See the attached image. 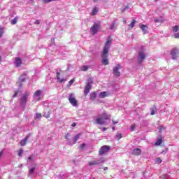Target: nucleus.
Returning <instances> with one entry per match:
<instances>
[{
    "label": "nucleus",
    "mask_w": 179,
    "mask_h": 179,
    "mask_svg": "<svg viewBox=\"0 0 179 179\" xmlns=\"http://www.w3.org/2000/svg\"><path fill=\"white\" fill-rule=\"evenodd\" d=\"M174 37L175 38H179V33L175 34Z\"/></svg>",
    "instance_id": "a19ab883"
},
{
    "label": "nucleus",
    "mask_w": 179,
    "mask_h": 179,
    "mask_svg": "<svg viewBox=\"0 0 179 179\" xmlns=\"http://www.w3.org/2000/svg\"><path fill=\"white\" fill-rule=\"evenodd\" d=\"M107 120H108V115L104 112L100 117L96 119V123L99 125H104Z\"/></svg>",
    "instance_id": "7ed1b4c3"
},
{
    "label": "nucleus",
    "mask_w": 179,
    "mask_h": 179,
    "mask_svg": "<svg viewBox=\"0 0 179 179\" xmlns=\"http://www.w3.org/2000/svg\"><path fill=\"white\" fill-rule=\"evenodd\" d=\"M123 22H124V24H126V23H127V20H123Z\"/></svg>",
    "instance_id": "603ef678"
},
{
    "label": "nucleus",
    "mask_w": 179,
    "mask_h": 179,
    "mask_svg": "<svg viewBox=\"0 0 179 179\" xmlns=\"http://www.w3.org/2000/svg\"><path fill=\"white\" fill-rule=\"evenodd\" d=\"M103 170H108V167H105V168L103 169Z\"/></svg>",
    "instance_id": "864d4df0"
},
{
    "label": "nucleus",
    "mask_w": 179,
    "mask_h": 179,
    "mask_svg": "<svg viewBox=\"0 0 179 179\" xmlns=\"http://www.w3.org/2000/svg\"><path fill=\"white\" fill-rule=\"evenodd\" d=\"M59 76H60L59 72H57V75H56V78H57V82H59V83H64V82H66V78H61Z\"/></svg>",
    "instance_id": "ddd939ff"
},
{
    "label": "nucleus",
    "mask_w": 179,
    "mask_h": 179,
    "mask_svg": "<svg viewBox=\"0 0 179 179\" xmlns=\"http://www.w3.org/2000/svg\"><path fill=\"white\" fill-rule=\"evenodd\" d=\"M24 80H26V73H24L19 78V82H24Z\"/></svg>",
    "instance_id": "5701e85b"
},
{
    "label": "nucleus",
    "mask_w": 179,
    "mask_h": 179,
    "mask_svg": "<svg viewBox=\"0 0 179 179\" xmlns=\"http://www.w3.org/2000/svg\"><path fill=\"white\" fill-rule=\"evenodd\" d=\"M102 163H104V159H103V158H100L99 159L90 162L89 166H99V164H101Z\"/></svg>",
    "instance_id": "0eeeda50"
},
{
    "label": "nucleus",
    "mask_w": 179,
    "mask_h": 179,
    "mask_svg": "<svg viewBox=\"0 0 179 179\" xmlns=\"http://www.w3.org/2000/svg\"><path fill=\"white\" fill-rule=\"evenodd\" d=\"M80 135H82L80 133L75 136L73 138V142L72 143H69V145H75L76 142H78V140L80 138Z\"/></svg>",
    "instance_id": "4468645a"
},
{
    "label": "nucleus",
    "mask_w": 179,
    "mask_h": 179,
    "mask_svg": "<svg viewBox=\"0 0 179 179\" xmlns=\"http://www.w3.org/2000/svg\"><path fill=\"white\" fill-rule=\"evenodd\" d=\"M35 24H40V20H36L35 21Z\"/></svg>",
    "instance_id": "a18cd8bd"
},
{
    "label": "nucleus",
    "mask_w": 179,
    "mask_h": 179,
    "mask_svg": "<svg viewBox=\"0 0 179 179\" xmlns=\"http://www.w3.org/2000/svg\"><path fill=\"white\" fill-rule=\"evenodd\" d=\"M1 59H2V58H1V56H0V61H1Z\"/></svg>",
    "instance_id": "bf43d9fd"
},
{
    "label": "nucleus",
    "mask_w": 179,
    "mask_h": 179,
    "mask_svg": "<svg viewBox=\"0 0 179 179\" xmlns=\"http://www.w3.org/2000/svg\"><path fill=\"white\" fill-rule=\"evenodd\" d=\"M172 30L173 31V33H177V31H178L179 30V26L178 25H176L172 28Z\"/></svg>",
    "instance_id": "a878e982"
},
{
    "label": "nucleus",
    "mask_w": 179,
    "mask_h": 179,
    "mask_svg": "<svg viewBox=\"0 0 179 179\" xmlns=\"http://www.w3.org/2000/svg\"><path fill=\"white\" fill-rule=\"evenodd\" d=\"M19 92H15V94H13V97H17Z\"/></svg>",
    "instance_id": "79ce46f5"
},
{
    "label": "nucleus",
    "mask_w": 179,
    "mask_h": 179,
    "mask_svg": "<svg viewBox=\"0 0 179 179\" xmlns=\"http://www.w3.org/2000/svg\"><path fill=\"white\" fill-rule=\"evenodd\" d=\"M113 125H115V124H118V122L113 121Z\"/></svg>",
    "instance_id": "3c124183"
},
{
    "label": "nucleus",
    "mask_w": 179,
    "mask_h": 179,
    "mask_svg": "<svg viewBox=\"0 0 179 179\" xmlns=\"http://www.w3.org/2000/svg\"><path fill=\"white\" fill-rule=\"evenodd\" d=\"M111 45V40L108 39L103 47L102 54L101 55L102 58L101 64L102 65H108L110 62H108V50H110V47Z\"/></svg>",
    "instance_id": "f257e3e1"
},
{
    "label": "nucleus",
    "mask_w": 179,
    "mask_h": 179,
    "mask_svg": "<svg viewBox=\"0 0 179 179\" xmlns=\"http://www.w3.org/2000/svg\"><path fill=\"white\" fill-rule=\"evenodd\" d=\"M22 87V84H20V87Z\"/></svg>",
    "instance_id": "13d9d810"
},
{
    "label": "nucleus",
    "mask_w": 179,
    "mask_h": 179,
    "mask_svg": "<svg viewBox=\"0 0 179 179\" xmlns=\"http://www.w3.org/2000/svg\"><path fill=\"white\" fill-rule=\"evenodd\" d=\"M178 54V49H173L171 52V55L172 57V59H177V55Z\"/></svg>",
    "instance_id": "f8f14e48"
},
{
    "label": "nucleus",
    "mask_w": 179,
    "mask_h": 179,
    "mask_svg": "<svg viewBox=\"0 0 179 179\" xmlns=\"http://www.w3.org/2000/svg\"><path fill=\"white\" fill-rule=\"evenodd\" d=\"M96 97H97V94H96V92L91 93L90 96V100L94 101V100H96Z\"/></svg>",
    "instance_id": "412c9836"
},
{
    "label": "nucleus",
    "mask_w": 179,
    "mask_h": 179,
    "mask_svg": "<svg viewBox=\"0 0 179 179\" xmlns=\"http://www.w3.org/2000/svg\"><path fill=\"white\" fill-rule=\"evenodd\" d=\"M122 66L121 64H117L115 67L113 68V75L117 78L121 76V73H120V69H122Z\"/></svg>",
    "instance_id": "423d86ee"
},
{
    "label": "nucleus",
    "mask_w": 179,
    "mask_h": 179,
    "mask_svg": "<svg viewBox=\"0 0 179 179\" xmlns=\"http://www.w3.org/2000/svg\"><path fill=\"white\" fill-rule=\"evenodd\" d=\"M102 131L104 132V131H107V128H106V127H103V129H102Z\"/></svg>",
    "instance_id": "8fccbe9b"
},
{
    "label": "nucleus",
    "mask_w": 179,
    "mask_h": 179,
    "mask_svg": "<svg viewBox=\"0 0 179 179\" xmlns=\"http://www.w3.org/2000/svg\"><path fill=\"white\" fill-rule=\"evenodd\" d=\"M141 153H142V151L139 148H135L133 150V155H136V156H139V155H141Z\"/></svg>",
    "instance_id": "a211bd4d"
},
{
    "label": "nucleus",
    "mask_w": 179,
    "mask_h": 179,
    "mask_svg": "<svg viewBox=\"0 0 179 179\" xmlns=\"http://www.w3.org/2000/svg\"><path fill=\"white\" fill-rule=\"evenodd\" d=\"M96 1H99V0H94V2H96Z\"/></svg>",
    "instance_id": "6e6d98bb"
},
{
    "label": "nucleus",
    "mask_w": 179,
    "mask_h": 179,
    "mask_svg": "<svg viewBox=\"0 0 179 179\" xmlns=\"http://www.w3.org/2000/svg\"><path fill=\"white\" fill-rule=\"evenodd\" d=\"M108 95L109 94L107 92H101L99 93L100 99H104V97H108Z\"/></svg>",
    "instance_id": "f3484780"
},
{
    "label": "nucleus",
    "mask_w": 179,
    "mask_h": 179,
    "mask_svg": "<svg viewBox=\"0 0 179 179\" xmlns=\"http://www.w3.org/2000/svg\"><path fill=\"white\" fill-rule=\"evenodd\" d=\"M139 27L143 32V34H146L148 33V26L143 24H139Z\"/></svg>",
    "instance_id": "2eb2a0df"
},
{
    "label": "nucleus",
    "mask_w": 179,
    "mask_h": 179,
    "mask_svg": "<svg viewBox=\"0 0 179 179\" xmlns=\"http://www.w3.org/2000/svg\"><path fill=\"white\" fill-rule=\"evenodd\" d=\"M135 128H136V126L135 124H132L130 127L131 131H135Z\"/></svg>",
    "instance_id": "72a5a7b5"
},
{
    "label": "nucleus",
    "mask_w": 179,
    "mask_h": 179,
    "mask_svg": "<svg viewBox=\"0 0 179 179\" xmlns=\"http://www.w3.org/2000/svg\"><path fill=\"white\" fill-rule=\"evenodd\" d=\"M108 150H110V148L107 145H103L99 150V155L101 156H103V155H104L105 153H107V152H108Z\"/></svg>",
    "instance_id": "1a4fd4ad"
},
{
    "label": "nucleus",
    "mask_w": 179,
    "mask_h": 179,
    "mask_svg": "<svg viewBox=\"0 0 179 179\" xmlns=\"http://www.w3.org/2000/svg\"><path fill=\"white\" fill-rule=\"evenodd\" d=\"M162 131H164V127L163 126H161L159 127V132H162Z\"/></svg>",
    "instance_id": "ea45409f"
},
{
    "label": "nucleus",
    "mask_w": 179,
    "mask_h": 179,
    "mask_svg": "<svg viewBox=\"0 0 179 179\" xmlns=\"http://www.w3.org/2000/svg\"><path fill=\"white\" fill-rule=\"evenodd\" d=\"M113 131H115V127H112Z\"/></svg>",
    "instance_id": "5fc2aeb1"
},
{
    "label": "nucleus",
    "mask_w": 179,
    "mask_h": 179,
    "mask_svg": "<svg viewBox=\"0 0 179 179\" xmlns=\"http://www.w3.org/2000/svg\"><path fill=\"white\" fill-rule=\"evenodd\" d=\"M98 12H99V8L94 7L91 12V16H94V15H97Z\"/></svg>",
    "instance_id": "aec40b11"
},
{
    "label": "nucleus",
    "mask_w": 179,
    "mask_h": 179,
    "mask_svg": "<svg viewBox=\"0 0 179 179\" xmlns=\"http://www.w3.org/2000/svg\"><path fill=\"white\" fill-rule=\"evenodd\" d=\"M85 146H86L85 144H82V145H80L81 149H84V148H85Z\"/></svg>",
    "instance_id": "49530a36"
},
{
    "label": "nucleus",
    "mask_w": 179,
    "mask_h": 179,
    "mask_svg": "<svg viewBox=\"0 0 179 179\" xmlns=\"http://www.w3.org/2000/svg\"><path fill=\"white\" fill-rule=\"evenodd\" d=\"M22 164H20V165L19 166V167H22Z\"/></svg>",
    "instance_id": "4d7b16f0"
},
{
    "label": "nucleus",
    "mask_w": 179,
    "mask_h": 179,
    "mask_svg": "<svg viewBox=\"0 0 179 179\" xmlns=\"http://www.w3.org/2000/svg\"><path fill=\"white\" fill-rule=\"evenodd\" d=\"M155 1H158V0H155Z\"/></svg>",
    "instance_id": "680f3d73"
},
{
    "label": "nucleus",
    "mask_w": 179,
    "mask_h": 179,
    "mask_svg": "<svg viewBox=\"0 0 179 179\" xmlns=\"http://www.w3.org/2000/svg\"><path fill=\"white\" fill-rule=\"evenodd\" d=\"M99 27H100V25L99 24H94L93 27L91 28V31L92 34H96L97 31H99Z\"/></svg>",
    "instance_id": "9b49d317"
},
{
    "label": "nucleus",
    "mask_w": 179,
    "mask_h": 179,
    "mask_svg": "<svg viewBox=\"0 0 179 179\" xmlns=\"http://www.w3.org/2000/svg\"><path fill=\"white\" fill-rule=\"evenodd\" d=\"M69 138V133H67L65 136V139H67L68 141Z\"/></svg>",
    "instance_id": "37998d69"
},
{
    "label": "nucleus",
    "mask_w": 179,
    "mask_h": 179,
    "mask_svg": "<svg viewBox=\"0 0 179 179\" xmlns=\"http://www.w3.org/2000/svg\"><path fill=\"white\" fill-rule=\"evenodd\" d=\"M73 82H75V80H73H73H71L69 81V83L70 86L73 84Z\"/></svg>",
    "instance_id": "58836bf2"
},
{
    "label": "nucleus",
    "mask_w": 179,
    "mask_h": 179,
    "mask_svg": "<svg viewBox=\"0 0 179 179\" xmlns=\"http://www.w3.org/2000/svg\"><path fill=\"white\" fill-rule=\"evenodd\" d=\"M36 118H38V119L41 118V113H36Z\"/></svg>",
    "instance_id": "e433bc0d"
},
{
    "label": "nucleus",
    "mask_w": 179,
    "mask_h": 179,
    "mask_svg": "<svg viewBox=\"0 0 179 179\" xmlns=\"http://www.w3.org/2000/svg\"><path fill=\"white\" fill-rule=\"evenodd\" d=\"M166 150H169V148H166Z\"/></svg>",
    "instance_id": "052dcab7"
},
{
    "label": "nucleus",
    "mask_w": 179,
    "mask_h": 179,
    "mask_svg": "<svg viewBox=\"0 0 179 179\" xmlns=\"http://www.w3.org/2000/svg\"><path fill=\"white\" fill-rule=\"evenodd\" d=\"M136 24V20H133V21L129 25V27H131V29H134V27H135V24Z\"/></svg>",
    "instance_id": "393cba45"
},
{
    "label": "nucleus",
    "mask_w": 179,
    "mask_h": 179,
    "mask_svg": "<svg viewBox=\"0 0 179 179\" xmlns=\"http://www.w3.org/2000/svg\"><path fill=\"white\" fill-rule=\"evenodd\" d=\"M115 28V22H112L109 29L110 30H114Z\"/></svg>",
    "instance_id": "c756f323"
},
{
    "label": "nucleus",
    "mask_w": 179,
    "mask_h": 179,
    "mask_svg": "<svg viewBox=\"0 0 179 179\" xmlns=\"http://www.w3.org/2000/svg\"><path fill=\"white\" fill-rule=\"evenodd\" d=\"M69 101L73 106V107H76L78 106V100L75 98V94L71 93L69 96Z\"/></svg>",
    "instance_id": "39448f33"
},
{
    "label": "nucleus",
    "mask_w": 179,
    "mask_h": 179,
    "mask_svg": "<svg viewBox=\"0 0 179 179\" xmlns=\"http://www.w3.org/2000/svg\"><path fill=\"white\" fill-rule=\"evenodd\" d=\"M87 84L92 85L93 84V78H89Z\"/></svg>",
    "instance_id": "473e14b6"
},
{
    "label": "nucleus",
    "mask_w": 179,
    "mask_h": 179,
    "mask_svg": "<svg viewBox=\"0 0 179 179\" xmlns=\"http://www.w3.org/2000/svg\"><path fill=\"white\" fill-rule=\"evenodd\" d=\"M2 155H3V152H0V158L2 157Z\"/></svg>",
    "instance_id": "09e8293b"
},
{
    "label": "nucleus",
    "mask_w": 179,
    "mask_h": 179,
    "mask_svg": "<svg viewBox=\"0 0 179 179\" xmlns=\"http://www.w3.org/2000/svg\"><path fill=\"white\" fill-rule=\"evenodd\" d=\"M155 163L157 164H160L162 163V159L160 157H157L155 159Z\"/></svg>",
    "instance_id": "c85d7f7f"
},
{
    "label": "nucleus",
    "mask_w": 179,
    "mask_h": 179,
    "mask_svg": "<svg viewBox=\"0 0 179 179\" xmlns=\"http://www.w3.org/2000/svg\"><path fill=\"white\" fill-rule=\"evenodd\" d=\"M27 139H28V137H26L24 139L21 140L20 142V145L21 146H25L26 145V142H27Z\"/></svg>",
    "instance_id": "4be33fe9"
},
{
    "label": "nucleus",
    "mask_w": 179,
    "mask_h": 179,
    "mask_svg": "<svg viewBox=\"0 0 179 179\" xmlns=\"http://www.w3.org/2000/svg\"><path fill=\"white\" fill-rule=\"evenodd\" d=\"M162 142H163V140H162V138H159L155 143L156 146H159L162 145Z\"/></svg>",
    "instance_id": "bb28decb"
},
{
    "label": "nucleus",
    "mask_w": 179,
    "mask_h": 179,
    "mask_svg": "<svg viewBox=\"0 0 179 179\" xmlns=\"http://www.w3.org/2000/svg\"><path fill=\"white\" fill-rule=\"evenodd\" d=\"M145 47H141L140 51L138 52L137 59L139 64H142V62H143V59L146 58V54L145 53Z\"/></svg>",
    "instance_id": "20e7f679"
},
{
    "label": "nucleus",
    "mask_w": 179,
    "mask_h": 179,
    "mask_svg": "<svg viewBox=\"0 0 179 179\" xmlns=\"http://www.w3.org/2000/svg\"><path fill=\"white\" fill-rule=\"evenodd\" d=\"M41 97V90H37L34 94V100L38 101Z\"/></svg>",
    "instance_id": "9d476101"
},
{
    "label": "nucleus",
    "mask_w": 179,
    "mask_h": 179,
    "mask_svg": "<svg viewBox=\"0 0 179 179\" xmlns=\"http://www.w3.org/2000/svg\"><path fill=\"white\" fill-rule=\"evenodd\" d=\"M22 155H23V150H20L18 151V156L20 157Z\"/></svg>",
    "instance_id": "f704fd0d"
},
{
    "label": "nucleus",
    "mask_w": 179,
    "mask_h": 179,
    "mask_svg": "<svg viewBox=\"0 0 179 179\" xmlns=\"http://www.w3.org/2000/svg\"><path fill=\"white\" fill-rule=\"evenodd\" d=\"M154 22H155V23H159V22H160V20H159V19H155V20H154Z\"/></svg>",
    "instance_id": "c03bdc74"
},
{
    "label": "nucleus",
    "mask_w": 179,
    "mask_h": 179,
    "mask_svg": "<svg viewBox=\"0 0 179 179\" xmlns=\"http://www.w3.org/2000/svg\"><path fill=\"white\" fill-rule=\"evenodd\" d=\"M155 113H156V108H152L150 109V114H151V115H155Z\"/></svg>",
    "instance_id": "cd10ccee"
},
{
    "label": "nucleus",
    "mask_w": 179,
    "mask_h": 179,
    "mask_svg": "<svg viewBox=\"0 0 179 179\" xmlns=\"http://www.w3.org/2000/svg\"><path fill=\"white\" fill-rule=\"evenodd\" d=\"M71 127H76V123H75V122L73 123V124H71Z\"/></svg>",
    "instance_id": "de8ad7c7"
},
{
    "label": "nucleus",
    "mask_w": 179,
    "mask_h": 179,
    "mask_svg": "<svg viewBox=\"0 0 179 179\" xmlns=\"http://www.w3.org/2000/svg\"><path fill=\"white\" fill-rule=\"evenodd\" d=\"M36 162V157L34 155H31L27 159V164L30 166L32 164L31 167H29V174H33L34 173V170L37 169V164L34 163Z\"/></svg>",
    "instance_id": "f03ea898"
},
{
    "label": "nucleus",
    "mask_w": 179,
    "mask_h": 179,
    "mask_svg": "<svg viewBox=\"0 0 179 179\" xmlns=\"http://www.w3.org/2000/svg\"><path fill=\"white\" fill-rule=\"evenodd\" d=\"M2 34H3V28H0V37H2Z\"/></svg>",
    "instance_id": "c9c22d12"
},
{
    "label": "nucleus",
    "mask_w": 179,
    "mask_h": 179,
    "mask_svg": "<svg viewBox=\"0 0 179 179\" xmlns=\"http://www.w3.org/2000/svg\"><path fill=\"white\" fill-rule=\"evenodd\" d=\"M43 117H45V118H50V113H45Z\"/></svg>",
    "instance_id": "4c0bfd02"
},
{
    "label": "nucleus",
    "mask_w": 179,
    "mask_h": 179,
    "mask_svg": "<svg viewBox=\"0 0 179 179\" xmlns=\"http://www.w3.org/2000/svg\"><path fill=\"white\" fill-rule=\"evenodd\" d=\"M91 89H92V85H90V84H87L84 90L85 96H87V94H89V92H90Z\"/></svg>",
    "instance_id": "dca6fc26"
},
{
    "label": "nucleus",
    "mask_w": 179,
    "mask_h": 179,
    "mask_svg": "<svg viewBox=\"0 0 179 179\" xmlns=\"http://www.w3.org/2000/svg\"><path fill=\"white\" fill-rule=\"evenodd\" d=\"M17 22V18H14L11 20V24H16Z\"/></svg>",
    "instance_id": "2f4dec72"
},
{
    "label": "nucleus",
    "mask_w": 179,
    "mask_h": 179,
    "mask_svg": "<svg viewBox=\"0 0 179 179\" xmlns=\"http://www.w3.org/2000/svg\"><path fill=\"white\" fill-rule=\"evenodd\" d=\"M89 69V66H83L82 68H81V71H86Z\"/></svg>",
    "instance_id": "7c9ffc66"
},
{
    "label": "nucleus",
    "mask_w": 179,
    "mask_h": 179,
    "mask_svg": "<svg viewBox=\"0 0 179 179\" xmlns=\"http://www.w3.org/2000/svg\"><path fill=\"white\" fill-rule=\"evenodd\" d=\"M30 95L29 92H25L24 94H22L21 99H20V103L22 106H24V104H26L27 102V97Z\"/></svg>",
    "instance_id": "6e6552de"
},
{
    "label": "nucleus",
    "mask_w": 179,
    "mask_h": 179,
    "mask_svg": "<svg viewBox=\"0 0 179 179\" xmlns=\"http://www.w3.org/2000/svg\"><path fill=\"white\" fill-rule=\"evenodd\" d=\"M15 64L16 66H20L22 65V59L19 57L15 58Z\"/></svg>",
    "instance_id": "6ab92c4d"
},
{
    "label": "nucleus",
    "mask_w": 179,
    "mask_h": 179,
    "mask_svg": "<svg viewBox=\"0 0 179 179\" xmlns=\"http://www.w3.org/2000/svg\"><path fill=\"white\" fill-rule=\"evenodd\" d=\"M121 138H122V134L121 133H117L115 136V139L116 141H120V139H121Z\"/></svg>",
    "instance_id": "b1692460"
}]
</instances>
